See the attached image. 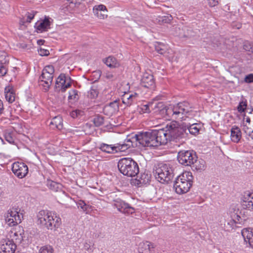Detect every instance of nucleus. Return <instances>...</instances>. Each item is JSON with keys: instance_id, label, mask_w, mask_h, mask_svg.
<instances>
[{"instance_id": "1", "label": "nucleus", "mask_w": 253, "mask_h": 253, "mask_svg": "<svg viewBox=\"0 0 253 253\" xmlns=\"http://www.w3.org/2000/svg\"><path fill=\"white\" fill-rule=\"evenodd\" d=\"M166 132L164 128L152 129L145 132L136 134L131 136L130 141L134 147L137 146L138 142L142 147H158L167 143Z\"/></svg>"}, {"instance_id": "2", "label": "nucleus", "mask_w": 253, "mask_h": 253, "mask_svg": "<svg viewBox=\"0 0 253 253\" xmlns=\"http://www.w3.org/2000/svg\"><path fill=\"white\" fill-rule=\"evenodd\" d=\"M166 132L167 142L174 140L186 138L188 136L186 132L187 126L185 124L179 125L176 121H172L167 124L164 128Z\"/></svg>"}, {"instance_id": "3", "label": "nucleus", "mask_w": 253, "mask_h": 253, "mask_svg": "<svg viewBox=\"0 0 253 253\" xmlns=\"http://www.w3.org/2000/svg\"><path fill=\"white\" fill-rule=\"evenodd\" d=\"M156 179L162 183H169L175 175L174 170L169 164H159L153 169Z\"/></svg>"}, {"instance_id": "4", "label": "nucleus", "mask_w": 253, "mask_h": 253, "mask_svg": "<svg viewBox=\"0 0 253 253\" xmlns=\"http://www.w3.org/2000/svg\"><path fill=\"white\" fill-rule=\"evenodd\" d=\"M38 224H41L48 230L58 228L61 223V220L59 217L51 215V213L48 211L42 210L37 214Z\"/></svg>"}, {"instance_id": "5", "label": "nucleus", "mask_w": 253, "mask_h": 253, "mask_svg": "<svg viewBox=\"0 0 253 253\" xmlns=\"http://www.w3.org/2000/svg\"><path fill=\"white\" fill-rule=\"evenodd\" d=\"M193 176L189 171H185L177 175L174 181L173 187L179 194L188 192L192 185Z\"/></svg>"}, {"instance_id": "6", "label": "nucleus", "mask_w": 253, "mask_h": 253, "mask_svg": "<svg viewBox=\"0 0 253 253\" xmlns=\"http://www.w3.org/2000/svg\"><path fill=\"white\" fill-rule=\"evenodd\" d=\"M118 168L121 173L128 177H134L139 172L137 163L131 158H123L118 163Z\"/></svg>"}, {"instance_id": "7", "label": "nucleus", "mask_w": 253, "mask_h": 253, "mask_svg": "<svg viewBox=\"0 0 253 253\" xmlns=\"http://www.w3.org/2000/svg\"><path fill=\"white\" fill-rule=\"evenodd\" d=\"M130 147H134V146L132 144L130 139L127 138L122 144L117 143L113 145L102 143L98 145L97 148L103 152L108 154H114L120 151H125Z\"/></svg>"}, {"instance_id": "8", "label": "nucleus", "mask_w": 253, "mask_h": 253, "mask_svg": "<svg viewBox=\"0 0 253 253\" xmlns=\"http://www.w3.org/2000/svg\"><path fill=\"white\" fill-rule=\"evenodd\" d=\"M177 160L183 165L191 166L197 159L196 153L193 150H181L177 154Z\"/></svg>"}, {"instance_id": "9", "label": "nucleus", "mask_w": 253, "mask_h": 253, "mask_svg": "<svg viewBox=\"0 0 253 253\" xmlns=\"http://www.w3.org/2000/svg\"><path fill=\"white\" fill-rule=\"evenodd\" d=\"M174 108L178 118H183L184 116L188 117L189 115L192 112L193 106L189 102L183 101L174 106Z\"/></svg>"}, {"instance_id": "10", "label": "nucleus", "mask_w": 253, "mask_h": 253, "mask_svg": "<svg viewBox=\"0 0 253 253\" xmlns=\"http://www.w3.org/2000/svg\"><path fill=\"white\" fill-rule=\"evenodd\" d=\"M112 206L116 208L118 211L125 214H132L135 212L133 207L130 206L121 199L118 198L113 201Z\"/></svg>"}, {"instance_id": "11", "label": "nucleus", "mask_w": 253, "mask_h": 253, "mask_svg": "<svg viewBox=\"0 0 253 253\" xmlns=\"http://www.w3.org/2000/svg\"><path fill=\"white\" fill-rule=\"evenodd\" d=\"M71 78L64 74H60L56 81L55 88L57 91L65 92L71 86Z\"/></svg>"}, {"instance_id": "12", "label": "nucleus", "mask_w": 253, "mask_h": 253, "mask_svg": "<svg viewBox=\"0 0 253 253\" xmlns=\"http://www.w3.org/2000/svg\"><path fill=\"white\" fill-rule=\"evenodd\" d=\"M12 171L19 178L26 176L28 172V168L24 163L15 162L12 166Z\"/></svg>"}, {"instance_id": "13", "label": "nucleus", "mask_w": 253, "mask_h": 253, "mask_svg": "<svg viewBox=\"0 0 253 253\" xmlns=\"http://www.w3.org/2000/svg\"><path fill=\"white\" fill-rule=\"evenodd\" d=\"M5 221L10 226H14L21 222V219L17 209L12 208L8 211Z\"/></svg>"}, {"instance_id": "14", "label": "nucleus", "mask_w": 253, "mask_h": 253, "mask_svg": "<svg viewBox=\"0 0 253 253\" xmlns=\"http://www.w3.org/2000/svg\"><path fill=\"white\" fill-rule=\"evenodd\" d=\"M16 247L12 240H3L0 243V253H15Z\"/></svg>"}, {"instance_id": "15", "label": "nucleus", "mask_w": 253, "mask_h": 253, "mask_svg": "<svg viewBox=\"0 0 253 253\" xmlns=\"http://www.w3.org/2000/svg\"><path fill=\"white\" fill-rule=\"evenodd\" d=\"M119 109V103L116 100L106 105L103 108V112L105 115L111 117L117 112Z\"/></svg>"}, {"instance_id": "16", "label": "nucleus", "mask_w": 253, "mask_h": 253, "mask_svg": "<svg viewBox=\"0 0 253 253\" xmlns=\"http://www.w3.org/2000/svg\"><path fill=\"white\" fill-rule=\"evenodd\" d=\"M241 205L243 209L253 211V193H248L244 196Z\"/></svg>"}, {"instance_id": "17", "label": "nucleus", "mask_w": 253, "mask_h": 253, "mask_svg": "<svg viewBox=\"0 0 253 253\" xmlns=\"http://www.w3.org/2000/svg\"><path fill=\"white\" fill-rule=\"evenodd\" d=\"M162 102H151L146 104L142 105L140 108V112L142 113H149L151 112V110H154L156 108L161 109L163 106Z\"/></svg>"}, {"instance_id": "18", "label": "nucleus", "mask_w": 253, "mask_h": 253, "mask_svg": "<svg viewBox=\"0 0 253 253\" xmlns=\"http://www.w3.org/2000/svg\"><path fill=\"white\" fill-rule=\"evenodd\" d=\"M141 84L142 86L146 88H154L155 81L153 75L148 73L144 74L141 79Z\"/></svg>"}, {"instance_id": "19", "label": "nucleus", "mask_w": 253, "mask_h": 253, "mask_svg": "<svg viewBox=\"0 0 253 253\" xmlns=\"http://www.w3.org/2000/svg\"><path fill=\"white\" fill-rule=\"evenodd\" d=\"M155 246L148 241L140 243L139 245L138 251L139 253H153Z\"/></svg>"}, {"instance_id": "20", "label": "nucleus", "mask_w": 253, "mask_h": 253, "mask_svg": "<svg viewBox=\"0 0 253 253\" xmlns=\"http://www.w3.org/2000/svg\"><path fill=\"white\" fill-rule=\"evenodd\" d=\"M231 139L235 143H238L242 137L241 129L237 126H233L231 129Z\"/></svg>"}, {"instance_id": "21", "label": "nucleus", "mask_w": 253, "mask_h": 253, "mask_svg": "<svg viewBox=\"0 0 253 253\" xmlns=\"http://www.w3.org/2000/svg\"><path fill=\"white\" fill-rule=\"evenodd\" d=\"M42 79V82H43L44 84H42L45 91L48 90L50 86L51 85L53 78V75H50L48 73L44 72L42 73L41 77H40Z\"/></svg>"}, {"instance_id": "22", "label": "nucleus", "mask_w": 253, "mask_h": 253, "mask_svg": "<svg viewBox=\"0 0 253 253\" xmlns=\"http://www.w3.org/2000/svg\"><path fill=\"white\" fill-rule=\"evenodd\" d=\"M50 21L48 18H45L44 20L36 24L35 27L41 32L47 31L50 28Z\"/></svg>"}, {"instance_id": "23", "label": "nucleus", "mask_w": 253, "mask_h": 253, "mask_svg": "<svg viewBox=\"0 0 253 253\" xmlns=\"http://www.w3.org/2000/svg\"><path fill=\"white\" fill-rule=\"evenodd\" d=\"M138 177L139 179L137 180L139 182L138 184H146L150 181L151 175L149 171L145 170L144 172L141 173Z\"/></svg>"}, {"instance_id": "24", "label": "nucleus", "mask_w": 253, "mask_h": 253, "mask_svg": "<svg viewBox=\"0 0 253 253\" xmlns=\"http://www.w3.org/2000/svg\"><path fill=\"white\" fill-rule=\"evenodd\" d=\"M5 97L7 101L10 103L13 102L15 100V96L13 88L10 86L5 88Z\"/></svg>"}, {"instance_id": "25", "label": "nucleus", "mask_w": 253, "mask_h": 253, "mask_svg": "<svg viewBox=\"0 0 253 253\" xmlns=\"http://www.w3.org/2000/svg\"><path fill=\"white\" fill-rule=\"evenodd\" d=\"M193 169H196L197 171H201L204 170L205 168V162L204 160L197 161V159L193 164L190 166Z\"/></svg>"}, {"instance_id": "26", "label": "nucleus", "mask_w": 253, "mask_h": 253, "mask_svg": "<svg viewBox=\"0 0 253 253\" xmlns=\"http://www.w3.org/2000/svg\"><path fill=\"white\" fill-rule=\"evenodd\" d=\"M162 108V110L163 112L165 111L166 115L168 117H171L174 119H177L178 117L177 115L175 114V109L174 108V106H169V107L165 106Z\"/></svg>"}, {"instance_id": "27", "label": "nucleus", "mask_w": 253, "mask_h": 253, "mask_svg": "<svg viewBox=\"0 0 253 253\" xmlns=\"http://www.w3.org/2000/svg\"><path fill=\"white\" fill-rule=\"evenodd\" d=\"M187 129L186 132L191 134L196 135L199 132L200 129V125L198 124H193L191 125H186Z\"/></svg>"}, {"instance_id": "28", "label": "nucleus", "mask_w": 253, "mask_h": 253, "mask_svg": "<svg viewBox=\"0 0 253 253\" xmlns=\"http://www.w3.org/2000/svg\"><path fill=\"white\" fill-rule=\"evenodd\" d=\"M104 63L107 66L110 68H115L119 65L117 59L114 57L111 56L106 58Z\"/></svg>"}, {"instance_id": "29", "label": "nucleus", "mask_w": 253, "mask_h": 253, "mask_svg": "<svg viewBox=\"0 0 253 253\" xmlns=\"http://www.w3.org/2000/svg\"><path fill=\"white\" fill-rule=\"evenodd\" d=\"M156 51L161 54L165 53L167 50V46L164 43L160 42H156L154 44Z\"/></svg>"}, {"instance_id": "30", "label": "nucleus", "mask_w": 253, "mask_h": 253, "mask_svg": "<svg viewBox=\"0 0 253 253\" xmlns=\"http://www.w3.org/2000/svg\"><path fill=\"white\" fill-rule=\"evenodd\" d=\"M4 136L6 141L10 144H14L15 141L14 133L10 130H5L4 131Z\"/></svg>"}, {"instance_id": "31", "label": "nucleus", "mask_w": 253, "mask_h": 253, "mask_svg": "<svg viewBox=\"0 0 253 253\" xmlns=\"http://www.w3.org/2000/svg\"><path fill=\"white\" fill-rule=\"evenodd\" d=\"M47 185L49 188V189L54 191L61 190L62 187V186L61 184L52 180L48 181Z\"/></svg>"}, {"instance_id": "32", "label": "nucleus", "mask_w": 253, "mask_h": 253, "mask_svg": "<svg viewBox=\"0 0 253 253\" xmlns=\"http://www.w3.org/2000/svg\"><path fill=\"white\" fill-rule=\"evenodd\" d=\"M61 118L59 116H56L52 119V121L50 122L49 124V125L50 126H54L55 128L60 129L62 127L61 125Z\"/></svg>"}, {"instance_id": "33", "label": "nucleus", "mask_w": 253, "mask_h": 253, "mask_svg": "<svg viewBox=\"0 0 253 253\" xmlns=\"http://www.w3.org/2000/svg\"><path fill=\"white\" fill-rule=\"evenodd\" d=\"M247 235L245 236V233L242 232V235L244 238L245 241L248 242L250 247L253 249V233L252 232H246Z\"/></svg>"}, {"instance_id": "34", "label": "nucleus", "mask_w": 253, "mask_h": 253, "mask_svg": "<svg viewBox=\"0 0 253 253\" xmlns=\"http://www.w3.org/2000/svg\"><path fill=\"white\" fill-rule=\"evenodd\" d=\"M98 94V91L97 89V87L93 85L91 87L90 90L87 92V96L88 98L91 99H94L96 98Z\"/></svg>"}, {"instance_id": "35", "label": "nucleus", "mask_w": 253, "mask_h": 253, "mask_svg": "<svg viewBox=\"0 0 253 253\" xmlns=\"http://www.w3.org/2000/svg\"><path fill=\"white\" fill-rule=\"evenodd\" d=\"M9 58L7 55V54L3 51H0V65H6L8 63Z\"/></svg>"}, {"instance_id": "36", "label": "nucleus", "mask_w": 253, "mask_h": 253, "mask_svg": "<svg viewBox=\"0 0 253 253\" xmlns=\"http://www.w3.org/2000/svg\"><path fill=\"white\" fill-rule=\"evenodd\" d=\"M175 31L176 32V36H179L180 38H188L190 36L188 34H186L185 32V30H187V28L184 27V28H182L181 29L179 27H175L174 28Z\"/></svg>"}, {"instance_id": "37", "label": "nucleus", "mask_w": 253, "mask_h": 253, "mask_svg": "<svg viewBox=\"0 0 253 253\" xmlns=\"http://www.w3.org/2000/svg\"><path fill=\"white\" fill-rule=\"evenodd\" d=\"M104 118L99 115H96L93 119V122L96 127L102 126L104 123Z\"/></svg>"}, {"instance_id": "38", "label": "nucleus", "mask_w": 253, "mask_h": 253, "mask_svg": "<svg viewBox=\"0 0 253 253\" xmlns=\"http://www.w3.org/2000/svg\"><path fill=\"white\" fill-rule=\"evenodd\" d=\"M69 100H73L74 101H77L79 98L78 91L76 89H72L69 91Z\"/></svg>"}, {"instance_id": "39", "label": "nucleus", "mask_w": 253, "mask_h": 253, "mask_svg": "<svg viewBox=\"0 0 253 253\" xmlns=\"http://www.w3.org/2000/svg\"><path fill=\"white\" fill-rule=\"evenodd\" d=\"M138 96V94L136 93H134L133 94V96H131V98H122L123 103L127 106H130L132 103L134 101L136 97Z\"/></svg>"}, {"instance_id": "40", "label": "nucleus", "mask_w": 253, "mask_h": 253, "mask_svg": "<svg viewBox=\"0 0 253 253\" xmlns=\"http://www.w3.org/2000/svg\"><path fill=\"white\" fill-rule=\"evenodd\" d=\"M53 248L49 245H45L41 248L39 253H53Z\"/></svg>"}, {"instance_id": "41", "label": "nucleus", "mask_w": 253, "mask_h": 253, "mask_svg": "<svg viewBox=\"0 0 253 253\" xmlns=\"http://www.w3.org/2000/svg\"><path fill=\"white\" fill-rule=\"evenodd\" d=\"M77 206L78 208H81L84 211H85L86 213L90 209L89 206L86 204V203L83 200H80L77 203Z\"/></svg>"}, {"instance_id": "42", "label": "nucleus", "mask_w": 253, "mask_h": 253, "mask_svg": "<svg viewBox=\"0 0 253 253\" xmlns=\"http://www.w3.org/2000/svg\"><path fill=\"white\" fill-rule=\"evenodd\" d=\"M35 14L33 13H28L26 16L24 17L23 20L21 21V22L23 23H30L31 21L34 18Z\"/></svg>"}, {"instance_id": "43", "label": "nucleus", "mask_w": 253, "mask_h": 253, "mask_svg": "<svg viewBox=\"0 0 253 253\" xmlns=\"http://www.w3.org/2000/svg\"><path fill=\"white\" fill-rule=\"evenodd\" d=\"M247 104L246 101H242L239 103L237 107V110L240 113H243L245 111Z\"/></svg>"}, {"instance_id": "44", "label": "nucleus", "mask_w": 253, "mask_h": 253, "mask_svg": "<svg viewBox=\"0 0 253 253\" xmlns=\"http://www.w3.org/2000/svg\"><path fill=\"white\" fill-rule=\"evenodd\" d=\"M106 12H107L100 11H96V10H94V11H93L94 14L101 19H103L107 16V15L106 14Z\"/></svg>"}, {"instance_id": "45", "label": "nucleus", "mask_w": 253, "mask_h": 253, "mask_svg": "<svg viewBox=\"0 0 253 253\" xmlns=\"http://www.w3.org/2000/svg\"><path fill=\"white\" fill-rule=\"evenodd\" d=\"M42 72L53 75L54 72V68L52 65L46 66L43 69Z\"/></svg>"}, {"instance_id": "46", "label": "nucleus", "mask_w": 253, "mask_h": 253, "mask_svg": "<svg viewBox=\"0 0 253 253\" xmlns=\"http://www.w3.org/2000/svg\"><path fill=\"white\" fill-rule=\"evenodd\" d=\"M243 48L248 51V53L253 52V46L249 42H245L243 45Z\"/></svg>"}, {"instance_id": "47", "label": "nucleus", "mask_w": 253, "mask_h": 253, "mask_svg": "<svg viewBox=\"0 0 253 253\" xmlns=\"http://www.w3.org/2000/svg\"><path fill=\"white\" fill-rule=\"evenodd\" d=\"M94 10H96V11H104V12H107V9L105 5L103 4H100L98 5H95L93 9V11H94Z\"/></svg>"}, {"instance_id": "48", "label": "nucleus", "mask_w": 253, "mask_h": 253, "mask_svg": "<svg viewBox=\"0 0 253 253\" xmlns=\"http://www.w3.org/2000/svg\"><path fill=\"white\" fill-rule=\"evenodd\" d=\"M82 111L80 110H75L70 112V116L73 118H76L80 115Z\"/></svg>"}, {"instance_id": "49", "label": "nucleus", "mask_w": 253, "mask_h": 253, "mask_svg": "<svg viewBox=\"0 0 253 253\" xmlns=\"http://www.w3.org/2000/svg\"><path fill=\"white\" fill-rule=\"evenodd\" d=\"M7 69L6 65H1L0 66V76L3 77L6 75Z\"/></svg>"}, {"instance_id": "50", "label": "nucleus", "mask_w": 253, "mask_h": 253, "mask_svg": "<svg viewBox=\"0 0 253 253\" xmlns=\"http://www.w3.org/2000/svg\"><path fill=\"white\" fill-rule=\"evenodd\" d=\"M38 52L41 56H47L49 54V50L42 48L38 49Z\"/></svg>"}, {"instance_id": "51", "label": "nucleus", "mask_w": 253, "mask_h": 253, "mask_svg": "<svg viewBox=\"0 0 253 253\" xmlns=\"http://www.w3.org/2000/svg\"><path fill=\"white\" fill-rule=\"evenodd\" d=\"M172 20V17L171 15L168 14L167 16H165L162 17V21L164 23H169Z\"/></svg>"}, {"instance_id": "52", "label": "nucleus", "mask_w": 253, "mask_h": 253, "mask_svg": "<svg viewBox=\"0 0 253 253\" xmlns=\"http://www.w3.org/2000/svg\"><path fill=\"white\" fill-rule=\"evenodd\" d=\"M246 58L248 64H253V52L248 53Z\"/></svg>"}, {"instance_id": "53", "label": "nucleus", "mask_w": 253, "mask_h": 253, "mask_svg": "<svg viewBox=\"0 0 253 253\" xmlns=\"http://www.w3.org/2000/svg\"><path fill=\"white\" fill-rule=\"evenodd\" d=\"M246 83H251L253 82V74H250L247 75L244 79Z\"/></svg>"}, {"instance_id": "54", "label": "nucleus", "mask_w": 253, "mask_h": 253, "mask_svg": "<svg viewBox=\"0 0 253 253\" xmlns=\"http://www.w3.org/2000/svg\"><path fill=\"white\" fill-rule=\"evenodd\" d=\"M209 4L210 6L213 7L218 4V0H208Z\"/></svg>"}, {"instance_id": "55", "label": "nucleus", "mask_w": 253, "mask_h": 253, "mask_svg": "<svg viewBox=\"0 0 253 253\" xmlns=\"http://www.w3.org/2000/svg\"><path fill=\"white\" fill-rule=\"evenodd\" d=\"M245 132L253 139V130L249 128H247V130H245Z\"/></svg>"}, {"instance_id": "56", "label": "nucleus", "mask_w": 253, "mask_h": 253, "mask_svg": "<svg viewBox=\"0 0 253 253\" xmlns=\"http://www.w3.org/2000/svg\"><path fill=\"white\" fill-rule=\"evenodd\" d=\"M133 96V94H129L128 93H125L123 96V97L122 98H129V97L131 98V96Z\"/></svg>"}, {"instance_id": "57", "label": "nucleus", "mask_w": 253, "mask_h": 253, "mask_svg": "<svg viewBox=\"0 0 253 253\" xmlns=\"http://www.w3.org/2000/svg\"><path fill=\"white\" fill-rule=\"evenodd\" d=\"M106 77L107 79H112L113 78L114 76H113V74H112L111 73H108V74H107Z\"/></svg>"}, {"instance_id": "58", "label": "nucleus", "mask_w": 253, "mask_h": 253, "mask_svg": "<svg viewBox=\"0 0 253 253\" xmlns=\"http://www.w3.org/2000/svg\"><path fill=\"white\" fill-rule=\"evenodd\" d=\"M3 109V103L2 101L0 100V114L2 113Z\"/></svg>"}, {"instance_id": "59", "label": "nucleus", "mask_w": 253, "mask_h": 253, "mask_svg": "<svg viewBox=\"0 0 253 253\" xmlns=\"http://www.w3.org/2000/svg\"><path fill=\"white\" fill-rule=\"evenodd\" d=\"M44 42V40H38V42H37V43L39 44V45H41V44H42L43 43V42Z\"/></svg>"}, {"instance_id": "60", "label": "nucleus", "mask_w": 253, "mask_h": 253, "mask_svg": "<svg viewBox=\"0 0 253 253\" xmlns=\"http://www.w3.org/2000/svg\"><path fill=\"white\" fill-rule=\"evenodd\" d=\"M236 222L235 219H232L230 220V222H228V224L233 225L234 223Z\"/></svg>"}, {"instance_id": "61", "label": "nucleus", "mask_w": 253, "mask_h": 253, "mask_svg": "<svg viewBox=\"0 0 253 253\" xmlns=\"http://www.w3.org/2000/svg\"><path fill=\"white\" fill-rule=\"evenodd\" d=\"M84 247L86 249L88 250L90 247V245H88L87 243H85V244L84 245Z\"/></svg>"}, {"instance_id": "62", "label": "nucleus", "mask_w": 253, "mask_h": 253, "mask_svg": "<svg viewBox=\"0 0 253 253\" xmlns=\"http://www.w3.org/2000/svg\"><path fill=\"white\" fill-rule=\"evenodd\" d=\"M244 119H246V121L247 122V123H250L251 121H250V119L249 117H247V118H244Z\"/></svg>"}, {"instance_id": "63", "label": "nucleus", "mask_w": 253, "mask_h": 253, "mask_svg": "<svg viewBox=\"0 0 253 253\" xmlns=\"http://www.w3.org/2000/svg\"><path fill=\"white\" fill-rule=\"evenodd\" d=\"M236 217H237V219H238V221H239V218H241V217H240V216H239L238 215H236Z\"/></svg>"}, {"instance_id": "64", "label": "nucleus", "mask_w": 253, "mask_h": 253, "mask_svg": "<svg viewBox=\"0 0 253 253\" xmlns=\"http://www.w3.org/2000/svg\"><path fill=\"white\" fill-rule=\"evenodd\" d=\"M0 142H4L3 140L0 137Z\"/></svg>"}]
</instances>
